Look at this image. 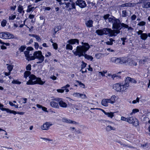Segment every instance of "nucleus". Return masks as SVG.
I'll list each match as a JSON object with an SVG mask.
<instances>
[{
    "instance_id": "nucleus-49",
    "label": "nucleus",
    "mask_w": 150,
    "mask_h": 150,
    "mask_svg": "<svg viewBox=\"0 0 150 150\" xmlns=\"http://www.w3.org/2000/svg\"><path fill=\"white\" fill-rule=\"evenodd\" d=\"M82 64H81V69H83L86 67L87 64L83 61L82 62Z\"/></svg>"
},
{
    "instance_id": "nucleus-16",
    "label": "nucleus",
    "mask_w": 150,
    "mask_h": 150,
    "mask_svg": "<svg viewBox=\"0 0 150 150\" xmlns=\"http://www.w3.org/2000/svg\"><path fill=\"white\" fill-rule=\"evenodd\" d=\"M52 124H50L48 122H46L41 126V128L43 130H47L49 129L50 126L52 125Z\"/></svg>"
},
{
    "instance_id": "nucleus-25",
    "label": "nucleus",
    "mask_w": 150,
    "mask_h": 150,
    "mask_svg": "<svg viewBox=\"0 0 150 150\" xmlns=\"http://www.w3.org/2000/svg\"><path fill=\"white\" fill-rule=\"evenodd\" d=\"M108 103H109V102H108V99H105L103 100L101 102L102 105L105 106H108Z\"/></svg>"
},
{
    "instance_id": "nucleus-1",
    "label": "nucleus",
    "mask_w": 150,
    "mask_h": 150,
    "mask_svg": "<svg viewBox=\"0 0 150 150\" xmlns=\"http://www.w3.org/2000/svg\"><path fill=\"white\" fill-rule=\"evenodd\" d=\"M81 44V45L77 46L76 50H73L72 52L75 55L78 56L79 57L84 56L85 58L88 60L92 61L93 57L91 56L85 54L86 52L90 48L89 44L88 43L83 42H82Z\"/></svg>"
},
{
    "instance_id": "nucleus-29",
    "label": "nucleus",
    "mask_w": 150,
    "mask_h": 150,
    "mask_svg": "<svg viewBox=\"0 0 150 150\" xmlns=\"http://www.w3.org/2000/svg\"><path fill=\"white\" fill-rule=\"evenodd\" d=\"M140 37L141 39L143 40H146L148 38L147 34L146 33H143L141 35Z\"/></svg>"
},
{
    "instance_id": "nucleus-24",
    "label": "nucleus",
    "mask_w": 150,
    "mask_h": 150,
    "mask_svg": "<svg viewBox=\"0 0 150 150\" xmlns=\"http://www.w3.org/2000/svg\"><path fill=\"white\" fill-rule=\"evenodd\" d=\"M73 96L78 98H86V96L85 94H73Z\"/></svg>"
},
{
    "instance_id": "nucleus-33",
    "label": "nucleus",
    "mask_w": 150,
    "mask_h": 150,
    "mask_svg": "<svg viewBox=\"0 0 150 150\" xmlns=\"http://www.w3.org/2000/svg\"><path fill=\"white\" fill-rule=\"evenodd\" d=\"M104 56V54L101 53H97L95 54V56L97 59L101 58Z\"/></svg>"
},
{
    "instance_id": "nucleus-21",
    "label": "nucleus",
    "mask_w": 150,
    "mask_h": 150,
    "mask_svg": "<svg viewBox=\"0 0 150 150\" xmlns=\"http://www.w3.org/2000/svg\"><path fill=\"white\" fill-rule=\"evenodd\" d=\"M51 106L54 108H59V106L58 105V103L54 101H52L50 103Z\"/></svg>"
},
{
    "instance_id": "nucleus-45",
    "label": "nucleus",
    "mask_w": 150,
    "mask_h": 150,
    "mask_svg": "<svg viewBox=\"0 0 150 150\" xmlns=\"http://www.w3.org/2000/svg\"><path fill=\"white\" fill-rule=\"evenodd\" d=\"M6 20H3L1 23V25L3 27H4L6 24Z\"/></svg>"
},
{
    "instance_id": "nucleus-57",
    "label": "nucleus",
    "mask_w": 150,
    "mask_h": 150,
    "mask_svg": "<svg viewBox=\"0 0 150 150\" xmlns=\"http://www.w3.org/2000/svg\"><path fill=\"white\" fill-rule=\"evenodd\" d=\"M16 17V16L15 15H12L9 16V20H13Z\"/></svg>"
},
{
    "instance_id": "nucleus-17",
    "label": "nucleus",
    "mask_w": 150,
    "mask_h": 150,
    "mask_svg": "<svg viewBox=\"0 0 150 150\" xmlns=\"http://www.w3.org/2000/svg\"><path fill=\"white\" fill-rule=\"evenodd\" d=\"M62 121L68 123L73 124L75 125H78V123L70 120L67 119L65 118H63L62 120Z\"/></svg>"
},
{
    "instance_id": "nucleus-47",
    "label": "nucleus",
    "mask_w": 150,
    "mask_h": 150,
    "mask_svg": "<svg viewBox=\"0 0 150 150\" xmlns=\"http://www.w3.org/2000/svg\"><path fill=\"white\" fill-rule=\"evenodd\" d=\"M130 63L132 66H136L137 65V63L135 61L132 60L130 62Z\"/></svg>"
},
{
    "instance_id": "nucleus-32",
    "label": "nucleus",
    "mask_w": 150,
    "mask_h": 150,
    "mask_svg": "<svg viewBox=\"0 0 150 150\" xmlns=\"http://www.w3.org/2000/svg\"><path fill=\"white\" fill-rule=\"evenodd\" d=\"M115 113L112 112H107V113H105V115L107 116L108 117L112 118L114 116V114Z\"/></svg>"
},
{
    "instance_id": "nucleus-4",
    "label": "nucleus",
    "mask_w": 150,
    "mask_h": 150,
    "mask_svg": "<svg viewBox=\"0 0 150 150\" xmlns=\"http://www.w3.org/2000/svg\"><path fill=\"white\" fill-rule=\"evenodd\" d=\"M103 35L109 34L110 37L116 36L120 33V30L118 29L112 30L110 28H103Z\"/></svg>"
},
{
    "instance_id": "nucleus-7",
    "label": "nucleus",
    "mask_w": 150,
    "mask_h": 150,
    "mask_svg": "<svg viewBox=\"0 0 150 150\" xmlns=\"http://www.w3.org/2000/svg\"><path fill=\"white\" fill-rule=\"evenodd\" d=\"M130 124H133L135 126H137L139 125V121L136 118L133 117H131L127 118V121Z\"/></svg>"
},
{
    "instance_id": "nucleus-58",
    "label": "nucleus",
    "mask_w": 150,
    "mask_h": 150,
    "mask_svg": "<svg viewBox=\"0 0 150 150\" xmlns=\"http://www.w3.org/2000/svg\"><path fill=\"white\" fill-rule=\"evenodd\" d=\"M52 46H53V48L57 50V45L56 43H54L52 44Z\"/></svg>"
},
{
    "instance_id": "nucleus-2",
    "label": "nucleus",
    "mask_w": 150,
    "mask_h": 150,
    "mask_svg": "<svg viewBox=\"0 0 150 150\" xmlns=\"http://www.w3.org/2000/svg\"><path fill=\"white\" fill-rule=\"evenodd\" d=\"M108 21L112 23V28L113 29H118L120 30L122 29H124L127 28L128 30H132L133 28L123 23H121L119 19L116 18L114 17L112 18L110 17L108 18Z\"/></svg>"
},
{
    "instance_id": "nucleus-5",
    "label": "nucleus",
    "mask_w": 150,
    "mask_h": 150,
    "mask_svg": "<svg viewBox=\"0 0 150 150\" xmlns=\"http://www.w3.org/2000/svg\"><path fill=\"white\" fill-rule=\"evenodd\" d=\"M35 59H38L39 61L37 62V64L42 63L44 60V57L42 55V52L41 51H35L33 53V56H31V59L30 60H34Z\"/></svg>"
},
{
    "instance_id": "nucleus-10",
    "label": "nucleus",
    "mask_w": 150,
    "mask_h": 150,
    "mask_svg": "<svg viewBox=\"0 0 150 150\" xmlns=\"http://www.w3.org/2000/svg\"><path fill=\"white\" fill-rule=\"evenodd\" d=\"M57 101L59 102V104L60 106L63 108H66L67 107V104L62 100V99L59 98H57L54 99Z\"/></svg>"
},
{
    "instance_id": "nucleus-12",
    "label": "nucleus",
    "mask_w": 150,
    "mask_h": 150,
    "mask_svg": "<svg viewBox=\"0 0 150 150\" xmlns=\"http://www.w3.org/2000/svg\"><path fill=\"white\" fill-rule=\"evenodd\" d=\"M76 4L81 8H84L86 6L85 2L82 0H78L76 1Z\"/></svg>"
},
{
    "instance_id": "nucleus-30",
    "label": "nucleus",
    "mask_w": 150,
    "mask_h": 150,
    "mask_svg": "<svg viewBox=\"0 0 150 150\" xmlns=\"http://www.w3.org/2000/svg\"><path fill=\"white\" fill-rule=\"evenodd\" d=\"M65 137L68 140H73V137L69 133H67L65 134Z\"/></svg>"
},
{
    "instance_id": "nucleus-8",
    "label": "nucleus",
    "mask_w": 150,
    "mask_h": 150,
    "mask_svg": "<svg viewBox=\"0 0 150 150\" xmlns=\"http://www.w3.org/2000/svg\"><path fill=\"white\" fill-rule=\"evenodd\" d=\"M14 36L9 33L6 32L0 33V38L4 39L14 38Z\"/></svg>"
},
{
    "instance_id": "nucleus-9",
    "label": "nucleus",
    "mask_w": 150,
    "mask_h": 150,
    "mask_svg": "<svg viewBox=\"0 0 150 150\" xmlns=\"http://www.w3.org/2000/svg\"><path fill=\"white\" fill-rule=\"evenodd\" d=\"M70 2H65V4L66 5L65 7L67 9V11H70L73 9H75V4L74 2L72 0H70Z\"/></svg>"
},
{
    "instance_id": "nucleus-54",
    "label": "nucleus",
    "mask_w": 150,
    "mask_h": 150,
    "mask_svg": "<svg viewBox=\"0 0 150 150\" xmlns=\"http://www.w3.org/2000/svg\"><path fill=\"white\" fill-rule=\"evenodd\" d=\"M136 16L135 14H134L132 15L131 17V20L132 21H134L136 19Z\"/></svg>"
},
{
    "instance_id": "nucleus-35",
    "label": "nucleus",
    "mask_w": 150,
    "mask_h": 150,
    "mask_svg": "<svg viewBox=\"0 0 150 150\" xmlns=\"http://www.w3.org/2000/svg\"><path fill=\"white\" fill-rule=\"evenodd\" d=\"M61 29V27L60 26H57L54 28V35H55L57 32L60 30Z\"/></svg>"
},
{
    "instance_id": "nucleus-62",
    "label": "nucleus",
    "mask_w": 150,
    "mask_h": 150,
    "mask_svg": "<svg viewBox=\"0 0 150 150\" xmlns=\"http://www.w3.org/2000/svg\"><path fill=\"white\" fill-rule=\"evenodd\" d=\"M34 47H35V48L36 49H38L39 47V45L36 42H35V44H34Z\"/></svg>"
},
{
    "instance_id": "nucleus-36",
    "label": "nucleus",
    "mask_w": 150,
    "mask_h": 150,
    "mask_svg": "<svg viewBox=\"0 0 150 150\" xmlns=\"http://www.w3.org/2000/svg\"><path fill=\"white\" fill-rule=\"evenodd\" d=\"M31 74V72L30 71H26L24 73V76L25 78H27V77L29 76Z\"/></svg>"
},
{
    "instance_id": "nucleus-37",
    "label": "nucleus",
    "mask_w": 150,
    "mask_h": 150,
    "mask_svg": "<svg viewBox=\"0 0 150 150\" xmlns=\"http://www.w3.org/2000/svg\"><path fill=\"white\" fill-rule=\"evenodd\" d=\"M37 107L39 109H42V110L44 111H45L46 110L47 108L45 107H43L39 104H37L36 105Z\"/></svg>"
},
{
    "instance_id": "nucleus-23",
    "label": "nucleus",
    "mask_w": 150,
    "mask_h": 150,
    "mask_svg": "<svg viewBox=\"0 0 150 150\" xmlns=\"http://www.w3.org/2000/svg\"><path fill=\"white\" fill-rule=\"evenodd\" d=\"M24 53L25 55V56L26 57V59L28 61L31 60H29V59H31V56H30L29 54V52L27 50L25 51Z\"/></svg>"
},
{
    "instance_id": "nucleus-60",
    "label": "nucleus",
    "mask_w": 150,
    "mask_h": 150,
    "mask_svg": "<svg viewBox=\"0 0 150 150\" xmlns=\"http://www.w3.org/2000/svg\"><path fill=\"white\" fill-rule=\"evenodd\" d=\"M110 16V15L109 14H106V15H105L104 16L103 18H104V19L106 20V19H107L108 18H108H109V17Z\"/></svg>"
},
{
    "instance_id": "nucleus-59",
    "label": "nucleus",
    "mask_w": 150,
    "mask_h": 150,
    "mask_svg": "<svg viewBox=\"0 0 150 150\" xmlns=\"http://www.w3.org/2000/svg\"><path fill=\"white\" fill-rule=\"evenodd\" d=\"M139 98L138 97H137L136 100H134L132 101V103L133 104L136 103L137 102H139Z\"/></svg>"
},
{
    "instance_id": "nucleus-31",
    "label": "nucleus",
    "mask_w": 150,
    "mask_h": 150,
    "mask_svg": "<svg viewBox=\"0 0 150 150\" xmlns=\"http://www.w3.org/2000/svg\"><path fill=\"white\" fill-rule=\"evenodd\" d=\"M106 129L107 131H110L111 130H115V128L114 127H113L110 125H108L106 127Z\"/></svg>"
},
{
    "instance_id": "nucleus-64",
    "label": "nucleus",
    "mask_w": 150,
    "mask_h": 150,
    "mask_svg": "<svg viewBox=\"0 0 150 150\" xmlns=\"http://www.w3.org/2000/svg\"><path fill=\"white\" fill-rule=\"evenodd\" d=\"M141 146L143 148H145L148 147V145L147 143H145V144L142 145Z\"/></svg>"
},
{
    "instance_id": "nucleus-53",
    "label": "nucleus",
    "mask_w": 150,
    "mask_h": 150,
    "mask_svg": "<svg viewBox=\"0 0 150 150\" xmlns=\"http://www.w3.org/2000/svg\"><path fill=\"white\" fill-rule=\"evenodd\" d=\"M9 104L10 105L12 106H14L15 108H18V105H15V104H13L12 102H9Z\"/></svg>"
},
{
    "instance_id": "nucleus-40",
    "label": "nucleus",
    "mask_w": 150,
    "mask_h": 150,
    "mask_svg": "<svg viewBox=\"0 0 150 150\" xmlns=\"http://www.w3.org/2000/svg\"><path fill=\"white\" fill-rule=\"evenodd\" d=\"M66 49L67 50H72L73 49V47L70 45V44L69 43V44L67 45L66 46Z\"/></svg>"
},
{
    "instance_id": "nucleus-14",
    "label": "nucleus",
    "mask_w": 150,
    "mask_h": 150,
    "mask_svg": "<svg viewBox=\"0 0 150 150\" xmlns=\"http://www.w3.org/2000/svg\"><path fill=\"white\" fill-rule=\"evenodd\" d=\"M147 0H142L140 3H142V6L143 8H150V2H146Z\"/></svg>"
},
{
    "instance_id": "nucleus-55",
    "label": "nucleus",
    "mask_w": 150,
    "mask_h": 150,
    "mask_svg": "<svg viewBox=\"0 0 150 150\" xmlns=\"http://www.w3.org/2000/svg\"><path fill=\"white\" fill-rule=\"evenodd\" d=\"M8 112H9L10 113H13L15 115L16 114H17V112H16V111H15L14 110H12L9 109V110H8Z\"/></svg>"
},
{
    "instance_id": "nucleus-63",
    "label": "nucleus",
    "mask_w": 150,
    "mask_h": 150,
    "mask_svg": "<svg viewBox=\"0 0 150 150\" xmlns=\"http://www.w3.org/2000/svg\"><path fill=\"white\" fill-rule=\"evenodd\" d=\"M76 132L78 134L82 133V132L81 131V129H78L77 130H76Z\"/></svg>"
},
{
    "instance_id": "nucleus-18",
    "label": "nucleus",
    "mask_w": 150,
    "mask_h": 150,
    "mask_svg": "<svg viewBox=\"0 0 150 150\" xmlns=\"http://www.w3.org/2000/svg\"><path fill=\"white\" fill-rule=\"evenodd\" d=\"M67 42L70 44H74L76 43L77 45H79V40L76 39H71L69 40H68L67 41Z\"/></svg>"
},
{
    "instance_id": "nucleus-41",
    "label": "nucleus",
    "mask_w": 150,
    "mask_h": 150,
    "mask_svg": "<svg viewBox=\"0 0 150 150\" xmlns=\"http://www.w3.org/2000/svg\"><path fill=\"white\" fill-rule=\"evenodd\" d=\"M127 13L126 10L122 11V16L123 17H126L127 16Z\"/></svg>"
},
{
    "instance_id": "nucleus-11",
    "label": "nucleus",
    "mask_w": 150,
    "mask_h": 150,
    "mask_svg": "<svg viewBox=\"0 0 150 150\" xmlns=\"http://www.w3.org/2000/svg\"><path fill=\"white\" fill-rule=\"evenodd\" d=\"M130 82L134 83H137V81L134 79L132 78L129 77H127L125 79V84H127V88L129 86V84Z\"/></svg>"
},
{
    "instance_id": "nucleus-3",
    "label": "nucleus",
    "mask_w": 150,
    "mask_h": 150,
    "mask_svg": "<svg viewBox=\"0 0 150 150\" xmlns=\"http://www.w3.org/2000/svg\"><path fill=\"white\" fill-rule=\"evenodd\" d=\"M30 79L26 83L27 85H33L38 84L42 85L45 83V81H43L40 78L37 77L35 75L33 74L30 75L29 76Z\"/></svg>"
},
{
    "instance_id": "nucleus-56",
    "label": "nucleus",
    "mask_w": 150,
    "mask_h": 150,
    "mask_svg": "<svg viewBox=\"0 0 150 150\" xmlns=\"http://www.w3.org/2000/svg\"><path fill=\"white\" fill-rule=\"evenodd\" d=\"M26 69L27 70L30 71L31 70V65L30 64H28L26 67Z\"/></svg>"
},
{
    "instance_id": "nucleus-26",
    "label": "nucleus",
    "mask_w": 150,
    "mask_h": 150,
    "mask_svg": "<svg viewBox=\"0 0 150 150\" xmlns=\"http://www.w3.org/2000/svg\"><path fill=\"white\" fill-rule=\"evenodd\" d=\"M115 41V40H114L112 38H111L108 40L107 41H106L105 43L106 44L108 45H112L113 44V42Z\"/></svg>"
},
{
    "instance_id": "nucleus-22",
    "label": "nucleus",
    "mask_w": 150,
    "mask_h": 150,
    "mask_svg": "<svg viewBox=\"0 0 150 150\" xmlns=\"http://www.w3.org/2000/svg\"><path fill=\"white\" fill-rule=\"evenodd\" d=\"M116 98V96L115 95H113L111 98H110L108 99V102H109V103L113 104L114 103L115 101V99Z\"/></svg>"
},
{
    "instance_id": "nucleus-6",
    "label": "nucleus",
    "mask_w": 150,
    "mask_h": 150,
    "mask_svg": "<svg viewBox=\"0 0 150 150\" xmlns=\"http://www.w3.org/2000/svg\"><path fill=\"white\" fill-rule=\"evenodd\" d=\"M113 88L117 92L125 91L127 89V84L125 83L123 85H121L119 83H116L113 86Z\"/></svg>"
},
{
    "instance_id": "nucleus-34",
    "label": "nucleus",
    "mask_w": 150,
    "mask_h": 150,
    "mask_svg": "<svg viewBox=\"0 0 150 150\" xmlns=\"http://www.w3.org/2000/svg\"><path fill=\"white\" fill-rule=\"evenodd\" d=\"M96 33L98 35H103V30H97L96 31Z\"/></svg>"
},
{
    "instance_id": "nucleus-51",
    "label": "nucleus",
    "mask_w": 150,
    "mask_h": 150,
    "mask_svg": "<svg viewBox=\"0 0 150 150\" xmlns=\"http://www.w3.org/2000/svg\"><path fill=\"white\" fill-rule=\"evenodd\" d=\"M139 112V110L138 109H133L132 110V113H131L130 114V115H132V114L133 113H135L137 112Z\"/></svg>"
},
{
    "instance_id": "nucleus-48",
    "label": "nucleus",
    "mask_w": 150,
    "mask_h": 150,
    "mask_svg": "<svg viewBox=\"0 0 150 150\" xmlns=\"http://www.w3.org/2000/svg\"><path fill=\"white\" fill-rule=\"evenodd\" d=\"M127 38H120V40L122 42V44L123 45H125V40H127Z\"/></svg>"
},
{
    "instance_id": "nucleus-52",
    "label": "nucleus",
    "mask_w": 150,
    "mask_h": 150,
    "mask_svg": "<svg viewBox=\"0 0 150 150\" xmlns=\"http://www.w3.org/2000/svg\"><path fill=\"white\" fill-rule=\"evenodd\" d=\"M108 76H111V77L114 79V78L118 76L117 74H115L112 75H110V74H108Z\"/></svg>"
},
{
    "instance_id": "nucleus-27",
    "label": "nucleus",
    "mask_w": 150,
    "mask_h": 150,
    "mask_svg": "<svg viewBox=\"0 0 150 150\" xmlns=\"http://www.w3.org/2000/svg\"><path fill=\"white\" fill-rule=\"evenodd\" d=\"M133 4L130 3H126L124 4H122L121 5V7H133V5L132 4Z\"/></svg>"
},
{
    "instance_id": "nucleus-44",
    "label": "nucleus",
    "mask_w": 150,
    "mask_h": 150,
    "mask_svg": "<svg viewBox=\"0 0 150 150\" xmlns=\"http://www.w3.org/2000/svg\"><path fill=\"white\" fill-rule=\"evenodd\" d=\"M146 24V23L145 22L142 21L139 22V23H138L137 24V25L141 26H144Z\"/></svg>"
},
{
    "instance_id": "nucleus-46",
    "label": "nucleus",
    "mask_w": 150,
    "mask_h": 150,
    "mask_svg": "<svg viewBox=\"0 0 150 150\" xmlns=\"http://www.w3.org/2000/svg\"><path fill=\"white\" fill-rule=\"evenodd\" d=\"M121 59L120 64H122L126 63V61L123 57L120 58Z\"/></svg>"
},
{
    "instance_id": "nucleus-39",
    "label": "nucleus",
    "mask_w": 150,
    "mask_h": 150,
    "mask_svg": "<svg viewBox=\"0 0 150 150\" xmlns=\"http://www.w3.org/2000/svg\"><path fill=\"white\" fill-rule=\"evenodd\" d=\"M26 48V46L25 45L21 46L20 48H19V50L20 52H23Z\"/></svg>"
},
{
    "instance_id": "nucleus-43",
    "label": "nucleus",
    "mask_w": 150,
    "mask_h": 150,
    "mask_svg": "<svg viewBox=\"0 0 150 150\" xmlns=\"http://www.w3.org/2000/svg\"><path fill=\"white\" fill-rule=\"evenodd\" d=\"M76 81L78 83L79 85L82 88H84L85 87V85L81 82L80 81Z\"/></svg>"
},
{
    "instance_id": "nucleus-50",
    "label": "nucleus",
    "mask_w": 150,
    "mask_h": 150,
    "mask_svg": "<svg viewBox=\"0 0 150 150\" xmlns=\"http://www.w3.org/2000/svg\"><path fill=\"white\" fill-rule=\"evenodd\" d=\"M12 83L13 84H20L21 83V82L16 80H13L12 81Z\"/></svg>"
},
{
    "instance_id": "nucleus-20",
    "label": "nucleus",
    "mask_w": 150,
    "mask_h": 150,
    "mask_svg": "<svg viewBox=\"0 0 150 150\" xmlns=\"http://www.w3.org/2000/svg\"><path fill=\"white\" fill-rule=\"evenodd\" d=\"M120 58H116L115 57H113L111 58V61L113 62H114L116 64H120Z\"/></svg>"
},
{
    "instance_id": "nucleus-61",
    "label": "nucleus",
    "mask_w": 150,
    "mask_h": 150,
    "mask_svg": "<svg viewBox=\"0 0 150 150\" xmlns=\"http://www.w3.org/2000/svg\"><path fill=\"white\" fill-rule=\"evenodd\" d=\"M127 118L123 116H122L121 117V120L124 121H127Z\"/></svg>"
},
{
    "instance_id": "nucleus-42",
    "label": "nucleus",
    "mask_w": 150,
    "mask_h": 150,
    "mask_svg": "<svg viewBox=\"0 0 150 150\" xmlns=\"http://www.w3.org/2000/svg\"><path fill=\"white\" fill-rule=\"evenodd\" d=\"M23 7L22 6L19 5L18 7V11L20 13H22V11L23 10Z\"/></svg>"
},
{
    "instance_id": "nucleus-28",
    "label": "nucleus",
    "mask_w": 150,
    "mask_h": 150,
    "mask_svg": "<svg viewBox=\"0 0 150 150\" xmlns=\"http://www.w3.org/2000/svg\"><path fill=\"white\" fill-rule=\"evenodd\" d=\"M32 5H29L28 7V8L27 10V12L28 13L30 12L31 11H33L36 8L34 7H31Z\"/></svg>"
},
{
    "instance_id": "nucleus-38",
    "label": "nucleus",
    "mask_w": 150,
    "mask_h": 150,
    "mask_svg": "<svg viewBox=\"0 0 150 150\" xmlns=\"http://www.w3.org/2000/svg\"><path fill=\"white\" fill-rule=\"evenodd\" d=\"M7 66V69L8 70L9 72H11V71H12V69L13 67V66L9 64H6Z\"/></svg>"
},
{
    "instance_id": "nucleus-13",
    "label": "nucleus",
    "mask_w": 150,
    "mask_h": 150,
    "mask_svg": "<svg viewBox=\"0 0 150 150\" xmlns=\"http://www.w3.org/2000/svg\"><path fill=\"white\" fill-rule=\"evenodd\" d=\"M70 86L69 85L67 84L65 86L62 87V89H57V91L58 93H63L64 91H65L66 92H67L69 91L67 88H69Z\"/></svg>"
},
{
    "instance_id": "nucleus-19",
    "label": "nucleus",
    "mask_w": 150,
    "mask_h": 150,
    "mask_svg": "<svg viewBox=\"0 0 150 150\" xmlns=\"http://www.w3.org/2000/svg\"><path fill=\"white\" fill-rule=\"evenodd\" d=\"M93 21L92 20H86L85 21V24L88 28H90L93 26Z\"/></svg>"
},
{
    "instance_id": "nucleus-15",
    "label": "nucleus",
    "mask_w": 150,
    "mask_h": 150,
    "mask_svg": "<svg viewBox=\"0 0 150 150\" xmlns=\"http://www.w3.org/2000/svg\"><path fill=\"white\" fill-rule=\"evenodd\" d=\"M150 59L148 57H144L141 59L139 61V64L141 65H142L150 61Z\"/></svg>"
}]
</instances>
